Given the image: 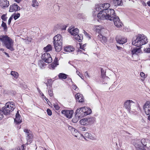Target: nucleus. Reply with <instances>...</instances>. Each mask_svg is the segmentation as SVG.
I'll list each match as a JSON object with an SVG mask.
<instances>
[{
    "label": "nucleus",
    "mask_w": 150,
    "mask_h": 150,
    "mask_svg": "<svg viewBox=\"0 0 150 150\" xmlns=\"http://www.w3.org/2000/svg\"><path fill=\"white\" fill-rule=\"evenodd\" d=\"M52 47L50 45H48L46 47H44V50L45 52L51 51L52 50Z\"/></svg>",
    "instance_id": "473e14b6"
},
{
    "label": "nucleus",
    "mask_w": 150,
    "mask_h": 150,
    "mask_svg": "<svg viewBox=\"0 0 150 150\" xmlns=\"http://www.w3.org/2000/svg\"><path fill=\"white\" fill-rule=\"evenodd\" d=\"M11 74L16 79H17L18 77L19 74L16 72L12 71L11 72Z\"/></svg>",
    "instance_id": "c9c22d12"
},
{
    "label": "nucleus",
    "mask_w": 150,
    "mask_h": 150,
    "mask_svg": "<svg viewBox=\"0 0 150 150\" xmlns=\"http://www.w3.org/2000/svg\"><path fill=\"white\" fill-rule=\"evenodd\" d=\"M79 119L76 118H73L72 119V121L74 123H76L77 122Z\"/></svg>",
    "instance_id": "09e8293b"
},
{
    "label": "nucleus",
    "mask_w": 150,
    "mask_h": 150,
    "mask_svg": "<svg viewBox=\"0 0 150 150\" xmlns=\"http://www.w3.org/2000/svg\"><path fill=\"white\" fill-rule=\"evenodd\" d=\"M12 19V17H11L10 18H9V19L8 20V25H10V24Z\"/></svg>",
    "instance_id": "5fc2aeb1"
},
{
    "label": "nucleus",
    "mask_w": 150,
    "mask_h": 150,
    "mask_svg": "<svg viewBox=\"0 0 150 150\" xmlns=\"http://www.w3.org/2000/svg\"><path fill=\"white\" fill-rule=\"evenodd\" d=\"M116 16L115 14L114 10L111 8L105 10L103 12H99L97 16L99 19H108L110 21H112Z\"/></svg>",
    "instance_id": "f257e3e1"
},
{
    "label": "nucleus",
    "mask_w": 150,
    "mask_h": 150,
    "mask_svg": "<svg viewBox=\"0 0 150 150\" xmlns=\"http://www.w3.org/2000/svg\"><path fill=\"white\" fill-rule=\"evenodd\" d=\"M9 2L7 0H0V5L1 8L5 9L9 6Z\"/></svg>",
    "instance_id": "f3484780"
},
{
    "label": "nucleus",
    "mask_w": 150,
    "mask_h": 150,
    "mask_svg": "<svg viewBox=\"0 0 150 150\" xmlns=\"http://www.w3.org/2000/svg\"><path fill=\"white\" fill-rule=\"evenodd\" d=\"M134 146L137 148H138L139 149H141L142 148V145L140 143V139L137 141L134 144Z\"/></svg>",
    "instance_id": "bb28decb"
},
{
    "label": "nucleus",
    "mask_w": 150,
    "mask_h": 150,
    "mask_svg": "<svg viewBox=\"0 0 150 150\" xmlns=\"http://www.w3.org/2000/svg\"><path fill=\"white\" fill-rule=\"evenodd\" d=\"M84 75L86 78H90V76L89 75L88 72L87 71H86L85 72Z\"/></svg>",
    "instance_id": "3c124183"
},
{
    "label": "nucleus",
    "mask_w": 150,
    "mask_h": 150,
    "mask_svg": "<svg viewBox=\"0 0 150 150\" xmlns=\"http://www.w3.org/2000/svg\"><path fill=\"white\" fill-rule=\"evenodd\" d=\"M150 143V140H148L147 139H142L140 143L142 145L144 146H146L147 145V143Z\"/></svg>",
    "instance_id": "cd10ccee"
},
{
    "label": "nucleus",
    "mask_w": 150,
    "mask_h": 150,
    "mask_svg": "<svg viewBox=\"0 0 150 150\" xmlns=\"http://www.w3.org/2000/svg\"><path fill=\"white\" fill-rule=\"evenodd\" d=\"M68 30L71 34L74 36L78 34L79 31L78 29L76 28H74L69 29Z\"/></svg>",
    "instance_id": "aec40b11"
},
{
    "label": "nucleus",
    "mask_w": 150,
    "mask_h": 150,
    "mask_svg": "<svg viewBox=\"0 0 150 150\" xmlns=\"http://www.w3.org/2000/svg\"><path fill=\"white\" fill-rule=\"evenodd\" d=\"M98 39L103 43H105L107 41V39L105 36L99 34L98 35Z\"/></svg>",
    "instance_id": "4be33fe9"
},
{
    "label": "nucleus",
    "mask_w": 150,
    "mask_h": 150,
    "mask_svg": "<svg viewBox=\"0 0 150 150\" xmlns=\"http://www.w3.org/2000/svg\"><path fill=\"white\" fill-rule=\"evenodd\" d=\"M51 80L48 79L47 80V82L45 83L46 85L47 88H52L51 85Z\"/></svg>",
    "instance_id": "4c0bfd02"
},
{
    "label": "nucleus",
    "mask_w": 150,
    "mask_h": 150,
    "mask_svg": "<svg viewBox=\"0 0 150 150\" xmlns=\"http://www.w3.org/2000/svg\"><path fill=\"white\" fill-rule=\"evenodd\" d=\"M12 150H21V149L20 148L18 147H16V148L13 149Z\"/></svg>",
    "instance_id": "680f3d73"
},
{
    "label": "nucleus",
    "mask_w": 150,
    "mask_h": 150,
    "mask_svg": "<svg viewBox=\"0 0 150 150\" xmlns=\"http://www.w3.org/2000/svg\"><path fill=\"white\" fill-rule=\"evenodd\" d=\"M140 48H135L132 49V54H137L141 52Z\"/></svg>",
    "instance_id": "a878e982"
},
{
    "label": "nucleus",
    "mask_w": 150,
    "mask_h": 150,
    "mask_svg": "<svg viewBox=\"0 0 150 150\" xmlns=\"http://www.w3.org/2000/svg\"><path fill=\"white\" fill-rule=\"evenodd\" d=\"M87 118H84L81 120L80 121L81 124L83 125H88Z\"/></svg>",
    "instance_id": "7c9ffc66"
},
{
    "label": "nucleus",
    "mask_w": 150,
    "mask_h": 150,
    "mask_svg": "<svg viewBox=\"0 0 150 150\" xmlns=\"http://www.w3.org/2000/svg\"><path fill=\"white\" fill-rule=\"evenodd\" d=\"M48 92L50 96L52 97L53 96V91L52 88H50L48 90Z\"/></svg>",
    "instance_id": "ea45409f"
},
{
    "label": "nucleus",
    "mask_w": 150,
    "mask_h": 150,
    "mask_svg": "<svg viewBox=\"0 0 150 150\" xmlns=\"http://www.w3.org/2000/svg\"><path fill=\"white\" fill-rule=\"evenodd\" d=\"M53 43L55 50L59 52L62 50V46L63 39L61 35L57 34L53 38Z\"/></svg>",
    "instance_id": "20e7f679"
},
{
    "label": "nucleus",
    "mask_w": 150,
    "mask_h": 150,
    "mask_svg": "<svg viewBox=\"0 0 150 150\" xmlns=\"http://www.w3.org/2000/svg\"><path fill=\"white\" fill-rule=\"evenodd\" d=\"M77 18L80 19H83L85 18V16L83 14L80 13L77 16Z\"/></svg>",
    "instance_id": "58836bf2"
},
{
    "label": "nucleus",
    "mask_w": 150,
    "mask_h": 150,
    "mask_svg": "<svg viewBox=\"0 0 150 150\" xmlns=\"http://www.w3.org/2000/svg\"><path fill=\"white\" fill-rule=\"evenodd\" d=\"M1 18L3 21H5L6 20L7 17H6V15L5 14H3L1 16Z\"/></svg>",
    "instance_id": "37998d69"
},
{
    "label": "nucleus",
    "mask_w": 150,
    "mask_h": 150,
    "mask_svg": "<svg viewBox=\"0 0 150 150\" xmlns=\"http://www.w3.org/2000/svg\"><path fill=\"white\" fill-rule=\"evenodd\" d=\"M104 30V29L100 25L95 26L94 28V30L99 33H100Z\"/></svg>",
    "instance_id": "412c9836"
},
{
    "label": "nucleus",
    "mask_w": 150,
    "mask_h": 150,
    "mask_svg": "<svg viewBox=\"0 0 150 150\" xmlns=\"http://www.w3.org/2000/svg\"><path fill=\"white\" fill-rule=\"evenodd\" d=\"M20 9V7L16 4L14 3L10 6L9 11L10 12H13L14 11H18Z\"/></svg>",
    "instance_id": "2eb2a0df"
},
{
    "label": "nucleus",
    "mask_w": 150,
    "mask_h": 150,
    "mask_svg": "<svg viewBox=\"0 0 150 150\" xmlns=\"http://www.w3.org/2000/svg\"><path fill=\"white\" fill-rule=\"evenodd\" d=\"M32 6L33 7L38 6L39 5V3L36 0H33L32 1Z\"/></svg>",
    "instance_id": "e433bc0d"
},
{
    "label": "nucleus",
    "mask_w": 150,
    "mask_h": 150,
    "mask_svg": "<svg viewBox=\"0 0 150 150\" xmlns=\"http://www.w3.org/2000/svg\"><path fill=\"white\" fill-rule=\"evenodd\" d=\"M75 117L78 119H80L84 116L83 109L81 108H78L75 112Z\"/></svg>",
    "instance_id": "9d476101"
},
{
    "label": "nucleus",
    "mask_w": 150,
    "mask_h": 150,
    "mask_svg": "<svg viewBox=\"0 0 150 150\" xmlns=\"http://www.w3.org/2000/svg\"><path fill=\"white\" fill-rule=\"evenodd\" d=\"M84 136L85 137L88 138L92 140H95L96 139V138L95 137L93 136L91 134L88 132H87L84 134Z\"/></svg>",
    "instance_id": "393cba45"
},
{
    "label": "nucleus",
    "mask_w": 150,
    "mask_h": 150,
    "mask_svg": "<svg viewBox=\"0 0 150 150\" xmlns=\"http://www.w3.org/2000/svg\"><path fill=\"white\" fill-rule=\"evenodd\" d=\"M79 129L80 130L83 131H85L86 130L85 128L83 126L79 127Z\"/></svg>",
    "instance_id": "8fccbe9b"
},
{
    "label": "nucleus",
    "mask_w": 150,
    "mask_h": 150,
    "mask_svg": "<svg viewBox=\"0 0 150 150\" xmlns=\"http://www.w3.org/2000/svg\"><path fill=\"white\" fill-rule=\"evenodd\" d=\"M23 131L25 133L26 139L27 141L26 144H28L32 142L33 137V133L30 130L27 129H25Z\"/></svg>",
    "instance_id": "423d86ee"
},
{
    "label": "nucleus",
    "mask_w": 150,
    "mask_h": 150,
    "mask_svg": "<svg viewBox=\"0 0 150 150\" xmlns=\"http://www.w3.org/2000/svg\"><path fill=\"white\" fill-rule=\"evenodd\" d=\"M79 76L80 77V78L82 79H83V76L81 75V76Z\"/></svg>",
    "instance_id": "774afa93"
},
{
    "label": "nucleus",
    "mask_w": 150,
    "mask_h": 150,
    "mask_svg": "<svg viewBox=\"0 0 150 150\" xmlns=\"http://www.w3.org/2000/svg\"><path fill=\"white\" fill-rule=\"evenodd\" d=\"M113 3L115 6L122 5V0H113Z\"/></svg>",
    "instance_id": "2f4dec72"
},
{
    "label": "nucleus",
    "mask_w": 150,
    "mask_h": 150,
    "mask_svg": "<svg viewBox=\"0 0 150 150\" xmlns=\"http://www.w3.org/2000/svg\"><path fill=\"white\" fill-rule=\"evenodd\" d=\"M76 73L79 76H81V74L80 73V72L77 70L76 71Z\"/></svg>",
    "instance_id": "bf43d9fd"
},
{
    "label": "nucleus",
    "mask_w": 150,
    "mask_h": 150,
    "mask_svg": "<svg viewBox=\"0 0 150 150\" xmlns=\"http://www.w3.org/2000/svg\"><path fill=\"white\" fill-rule=\"evenodd\" d=\"M1 26L3 27L4 30H6L7 29V27L6 26V23L3 21L1 25Z\"/></svg>",
    "instance_id": "a19ab883"
},
{
    "label": "nucleus",
    "mask_w": 150,
    "mask_h": 150,
    "mask_svg": "<svg viewBox=\"0 0 150 150\" xmlns=\"http://www.w3.org/2000/svg\"><path fill=\"white\" fill-rule=\"evenodd\" d=\"M76 101L82 103L84 101V99L82 95L80 93H77L75 95Z\"/></svg>",
    "instance_id": "a211bd4d"
},
{
    "label": "nucleus",
    "mask_w": 150,
    "mask_h": 150,
    "mask_svg": "<svg viewBox=\"0 0 150 150\" xmlns=\"http://www.w3.org/2000/svg\"><path fill=\"white\" fill-rule=\"evenodd\" d=\"M143 108L146 114L147 115H149L148 117V119L150 121V101H146L143 105Z\"/></svg>",
    "instance_id": "6e6552de"
},
{
    "label": "nucleus",
    "mask_w": 150,
    "mask_h": 150,
    "mask_svg": "<svg viewBox=\"0 0 150 150\" xmlns=\"http://www.w3.org/2000/svg\"><path fill=\"white\" fill-rule=\"evenodd\" d=\"M77 86L75 85L74 86H73V88L74 89V90H76V89L77 88Z\"/></svg>",
    "instance_id": "13d9d810"
},
{
    "label": "nucleus",
    "mask_w": 150,
    "mask_h": 150,
    "mask_svg": "<svg viewBox=\"0 0 150 150\" xmlns=\"http://www.w3.org/2000/svg\"><path fill=\"white\" fill-rule=\"evenodd\" d=\"M4 53H5V54L6 55V56L8 57H10L8 54L6 52H4Z\"/></svg>",
    "instance_id": "0e129e2a"
},
{
    "label": "nucleus",
    "mask_w": 150,
    "mask_h": 150,
    "mask_svg": "<svg viewBox=\"0 0 150 150\" xmlns=\"http://www.w3.org/2000/svg\"><path fill=\"white\" fill-rule=\"evenodd\" d=\"M148 42L147 38L143 34H139L134 37L132 40V44L138 47H141Z\"/></svg>",
    "instance_id": "f03ea898"
},
{
    "label": "nucleus",
    "mask_w": 150,
    "mask_h": 150,
    "mask_svg": "<svg viewBox=\"0 0 150 150\" xmlns=\"http://www.w3.org/2000/svg\"><path fill=\"white\" fill-rule=\"evenodd\" d=\"M58 77L60 79H65L67 78V75L64 73H59L58 75Z\"/></svg>",
    "instance_id": "72a5a7b5"
},
{
    "label": "nucleus",
    "mask_w": 150,
    "mask_h": 150,
    "mask_svg": "<svg viewBox=\"0 0 150 150\" xmlns=\"http://www.w3.org/2000/svg\"><path fill=\"white\" fill-rule=\"evenodd\" d=\"M134 103V102L131 100H127L124 103V107L128 111H129L131 110V105Z\"/></svg>",
    "instance_id": "9b49d317"
},
{
    "label": "nucleus",
    "mask_w": 150,
    "mask_h": 150,
    "mask_svg": "<svg viewBox=\"0 0 150 150\" xmlns=\"http://www.w3.org/2000/svg\"><path fill=\"white\" fill-rule=\"evenodd\" d=\"M140 75L141 77L144 78H145V74L143 72H141Z\"/></svg>",
    "instance_id": "864d4df0"
},
{
    "label": "nucleus",
    "mask_w": 150,
    "mask_h": 150,
    "mask_svg": "<svg viewBox=\"0 0 150 150\" xmlns=\"http://www.w3.org/2000/svg\"><path fill=\"white\" fill-rule=\"evenodd\" d=\"M3 113H4L3 112V110L2 111H0V120L2 119L3 118Z\"/></svg>",
    "instance_id": "49530a36"
},
{
    "label": "nucleus",
    "mask_w": 150,
    "mask_h": 150,
    "mask_svg": "<svg viewBox=\"0 0 150 150\" xmlns=\"http://www.w3.org/2000/svg\"><path fill=\"white\" fill-rule=\"evenodd\" d=\"M0 40L7 48L11 51L14 50L13 41L10 37L6 35H0Z\"/></svg>",
    "instance_id": "7ed1b4c3"
},
{
    "label": "nucleus",
    "mask_w": 150,
    "mask_h": 150,
    "mask_svg": "<svg viewBox=\"0 0 150 150\" xmlns=\"http://www.w3.org/2000/svg\"><path fill=\"white\" fill-rule=\"evenodd\" d=\"M110 5L109 3H105L97 5L95 6V9L97 11L103 12L105 10L108 9Z\"/></svg>",
    "instance_id": "0eeeda50"
},
{
    "label": "nucleus",
    "mask_w": 150,
    "mask_h": 150,
    "mask_svg": "<svg viewBox=\"0 0 150 150\" xmlns=\"http://www.w3.org/2000/svg\"><path fill=\"white\" fill-rule=\"evenodd\" d=\"M70 127L71 128V130L72 134L75 137H77V135L79 134L77 130L74 128H72L71 127Z\"/></svg>",
    "instance_id": "c756f323"
},
{
    "label": "nucleus",
    "mask_w": 150,
    "mask_h": 150,
    "mask_svg": "<svg viewBox=\"0 0 150 150\" xmlns=\"http://www.w3.org/2000/svg\"><path fill=\"white\" fill-rule=\"evenodd\" d=\"M101 73H102V76L103 78L105 76V72L104 71H103V72L102 69L101 70Z\"/></svg>",
    "instance_id": "6e6d98bb"
},
{
    "label": "nucleus",
    "mask_w": 150,
    "mask_h": 150,
    "mask_svg": "<svg viewBox=\"0 0 150 150\" xmlns=\"http://www.w3.org/2000/svg\"><path fill=\"white\" fill-rule=\"evenodd\" d=\"M74 38L75 40L79 42H81L83 39V35L81 34L79 35L78 34L74 36Z\"/></svg>",
    "instance_id": "b1692460"
},
{
    "label": "nucleus",
    "mask_w": 150,
    "mask_h": 150,
    "mask_svg": "<svg viewBox=\"0 0 150 150\" xmlns=\"http://www.w3.org/2000/svg\"><path fill=\"white\" fill-rule=\"evenodd\" d=\"M113 21L114 25L118 28H120L122 27V24L120 21L119 18L118 17H115L114 19H112Z\"/></svg>",
    "instance_id": "ddd939ff"
},
{
    "label": "nucleus",
    "mask_w": 150,
    "mask_h": 150,
    "mask_svg": "<svg viewBox=\"0 0 150 150\" xmlns=\"http://www.w3.org/2000/svg\"><path fill=\"white\" fill-rule=\"evenodd\" d=\"M53 105L56 110H59V107L57 103H54L53 104Z\"/></svg>",
    "instance_id": "79ce46f5"
},
{
    "label": "nucleus",
    "mask_w": 150,
    "mask_h": 150,
    "mask_svg": "<svg viewBox=\"0 0 150 150\" xmlns=\"http://www.w3.org/2000/svg\"><path fill=\"white\" fill-rule=\"evenodd\" d=\"M15 108V103L13 102H8L5 104L4 107L2 108L4 114L8 115L12 112Z\"/></svg>",
    "instance_id": "39448f33"
},
{
    "label": "nucleus",
    "mask_w": 150,
    "mask_h": 150,
    "mask_svg": "<svg viewBox=\"0 0 150 150\" xmlns=\"http://www.w3.org/2000/svg\"><path fill=\"white\" fill-rule=\"evenodd\" d=\"M56 64L55 63H52L51 64V67L53 69H54L56 66Z\"/></svg>",
    "instance_id": "603ef678"
},
{
    "label": "nucleus",
    "mask_w": 150,
    "mask_h": 150,
    "mask_svg": "<svg viewBox=\"0 0 150 150\" xmlns=\"http://www.w3.org/2000/svg\"><path fill=\"white\" fill-rule=\"evenodd\" d=\"M47 113L49 115L51 116L52 115V112L50 109H48L47 110Z\"/></svg>",
    "instance_id": "a18cd8bd"
},
{
    "label": "nucleus",
    "mask_w": 150,
    "mask_h": 150,
    "mask_svg": "<svg viewBox=\"0 0 150 150\" xmlns=\"http://www.w3.org/2000/svg\"><path fill=\"white\" fill-rule=\"evenodd\" d=\"M83 33H84L85 35L87 37H88L89 38H90V37L89 36V35L86 32L85 30H83Z\"/></svg>",
    "instance_id": "de8ad7c7"
},
{
    "label": "nucleus",
    "mask_w": 150,
    "mask_h": 150,
    "mask_svg": "<svg viewBox=\"0 0 150 150\" xmlns=\"http://www.w3.org/2000/svg\"><path fill=\"white\" fill-rule=\"evenodd\" d=\"M20 16V14L19 13H18L16 14L14 16V18L15 20H16L17 18H18Z\"/></svg>",
    "instance_id": "c03bdc74"
},
{
    "label": "nucleus",
    "mask_w": 150,
    "mask_h": 150,
    "mask_svg": "<svg viewBox=\"0 0 150 150\" xmlns=\"http://www.w3.org/2000/svg\"><path fill=\"white\" fill-rule=\"evenodd\" d=\"M117 42L120 44H123L127 42V39L121 36H117L116 38Z\"/></svg>",
    "instance_id": "4468645a"
},
{
    "label": "nucleus",
    "mask_w": 150,
    "mask_h": 150,
    "mask_svg": "<svg viewBox=\"0 0 150 150\" xmlns=\"http://www.w3.org/2000/svg\"><path fill=\"white\" fill-rule=\"evenodd\" d=\"M38 66L40 68L44 69L45 66V64L44 63L43 60H40L38 63Z\"/></svg>",
    "instance_id": "c85d7f7f"
},
{
    "label": "nucleus",
    "mask_w": 150,
    "mask_h": 150,
    "mask_svg": "<svg viewBox=\"0 0 150 150\" xmlns=\"http://www.w3.org/2000/svg\"><path fill=\"white\" fill-rule=\"evenodd\" d=\"M42 59L45 62L49 63L52 62V59L50 54L48 52H45L42 55Z\"/></svg>",
    "instance_id": "1a4fd4ad"
},
{
    "label": "nucleus",
    "mask_w": 150,
    "mask_h": 150,
    "mask_svg": "<svg viewBox=\"0 0 150 150\" xmlns=\"http://www.w3.org/2000/svg\"><path fill=\"white\" fill-rule=\"evenodd\" d=\"M81 108L83 109L84 114V116L89 115L91 112V110L89 108L86 107H82Z\"/></svg>",
    "instance_id": "6ab92c4d"
},
{
    "label": "nucleus",
    "mask_w": 150,
    "mask_h": 150,
    "mask_svg": "<svg viewBox=\"0 0 150 150\" xmlns=\"http://www.w3.org/2000/svg\"><path fill=\"white\" fill-rule=\"evenodd\" d=\"M87 118L88 125L93 124L95 120V118L93 117H92L90 118Z\"/></svg>",
    "instance_id": "f704fd0d"
},
{
    "label": "nucleus",
    "mask_w": 150,
    "mask_h": 150,
    "mask_svg": "<svg viewBox=\"0 0 150 150\" xmlns=\"http://www.w3.org/2000/svg\"><path fill=\"white\" fill-rule=\"evenodd\" d=\"M146 4L149 6L150 7V0L149 1H148L146 3Z\"/></svg>",
    "instance_id": "e2e57ef3"
},
{
    "label": "nucleus",
    "mask_w": 150,
    "mask_h": 150,
    "mask_svg": "<svg viewBox=\"0 0 150 150\" xmlns=\"http://www.w3.org/2000/svg\"><path fill=\"white\" fill-rule=\"evenodd\" d=\"M14 1L17 3H19L21 0H14Z\"/></svg>",
    "instance_id": "69168bd1"
},
{
    "label": "nucleus",
    "mask_w": 150,
    "mask_h": 150,
    "mask_svg": "<svg viewBox=\"0 0 150 150\" xmlns=\"http://www.w3.org/2000/svg\"><path fill=\"white\" fill-rule=\"evenodd\" d=\"M61 112L62 114L64 115L67 118L69 119L72 117L73 111L72 110H62Z\"/></svg>",
    "instance_id": "f8f14e48"
},
{
    "label": "nucleus",
    "mask_w": 150,
    "mask_h": 150,
    "mask_svg": "<svg viewBox=\"0 0 150 150\" xmlns=\"http://www.w3.org/2000/svg\"><path fill=\"white\" fill-rule=\"evenodd\" d=\"M80 49H82L83 50H84L85 49H84V47L83 46H80Z\"/></svg>",
    "instance_id": "338daca9"
},
{
    "label": "nucleus",
    "mask_w": 150,
    "mask_h": 150,
    "mask_svg": "<svg viewBox=\"0 0 150 150\" xmlns=\"http://www.w3.org/2000/svg\"><path fill=\"white\" fill-rule=\"evenodd\" d=\"M146 52L148 53H150V45H149V47L146 48Z\"/></svg>",
    "instance_id": "4d7b16f0"
},
{
    "label": "nucleus",
    "mask_w": 150,
    "mask_h": 150,
    "mask_svg": "<svg viewBox=\"0 0 150 150\" xmlns=\"http://www.w3.org/2000/svg\"><path fill=\"white\" fill-rule=\"evenodd\" d=\"M74 50V48L71 46H68L64 48V51L66 52H70Z\"/></svg>",
    "instance_id": "5701e85b"
},
{
    "label": "nucleus",
    "mask_w": 150,
    "mask_h": 150,
    "mask_svg": "<svg viewBox=\"0 0 150 150\" xmlns=\"http://www.w3.org/2000/svg\"><path fill=\"white\" fill-rule=\"evenodd\" d=\"M14 122L16 124L21 123L22 122V118L20 115L19 111H17L16 115V118L14 119Z\"/></svg>",
    "instance_id": "dca6fc26"
},
{
    "label": "nucleus",
    "mask_w": 150,
    "mask_h": 150,
    "mask_svg": "<svg viewBox=\"0 0 150 150\" xmlns=\"http://www.w3.org/2000/svg\"><path fill=\"white\" fill-rule=\"evenodd\" d=\"M44 98L45 100L47 101V103L49 101V100L45 96H44Z\"/></svg>",
    "instance_id": "052dcab7"
}]
</instances>
